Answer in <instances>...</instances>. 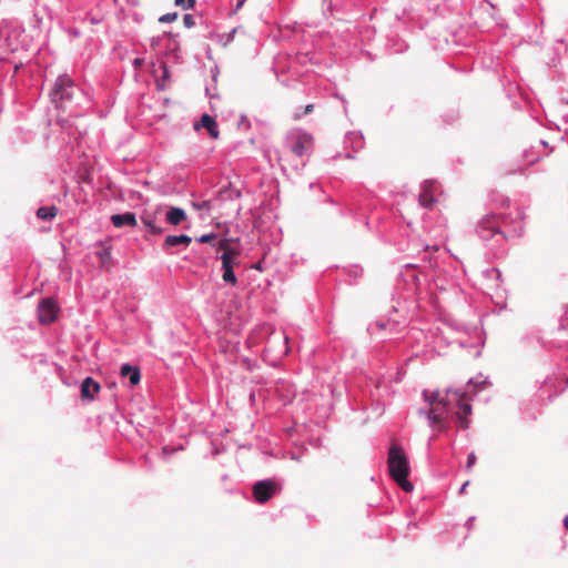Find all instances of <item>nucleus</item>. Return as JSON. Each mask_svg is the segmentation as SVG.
I'll list each match as a JSON object with an SVG mask.
<instances>
[{
    "mask_svg": "<svg viewBox=\"0 0 568 568\" xmlns=\"http://www.w3.org/2000/svg\"><path fill=\"white\" fill-rule=\"evenodd\" d=\"M426 403L429 405L427 418L434 428L442 429L445 427L446 417L453 406L457 407L456 416L460 428L466 429L469 426L467 416L471 413V406L466 400L465 395L458 392L447 390L443 396L439 392H423Z\"/></svg>",
    "mask_w": 568,
    "mask_h": 568,
    "instance_id": "obj_1",
    "label": "nucleus"
},
{
    "mask_svg": "<svg viewBox=\"0 0 568 568\" xmlns=\"http://www.w3.org/2000/svg\"><path fill=\"white\" fill-rule=\"evenodd\" d=\"M410 465L403 447L393 440V481L405 493L414 490V484L408 479Z\"/></svg>",
    "mask_w": 568,
    "mask_h": 568,
    "instance_id": "obj_2",
    "label": "nucleus"
},
{
    "mask_svg": "<svg viewBox=\"0 0 568 568\" xmlns=\"http://www.w3.org/2000/svg\"><path fill=\"white\" fill-rule=\"evenodd\" d=\"M217 250L222 251L220 256L222 261V278L226 284L235 286L237 278L233 270L240 264V252L230 247L227 240H219Z\"/></svg>",
    "mask_w": 568,
    "mask_h": 568,
    "instance_id": "obj_3",
    "label": "nucleus"
},
{
    "mask_svg": "<svg viewBox=\"0 0 568 568\" xmlns=\"http://www.w3.org/2000/svg\"><path fill=\"white\" fill-rule=\"evenodd\" d=\"M75 94H82L81 90L69 75L62 74L55 80L50 97L57 108L65 109Z\"/></svg>",
    "mask_w": 568,
    "mask_h": 568,
    "instance_id": "obj_4",
    "label": "nucleus"
},
{
    "mask_svg": "<svg viewBox=\"0 0 568 568\" xmlns=\"http://www.w3.org/2000/svg\"><path fill=\"white\" fill-rule=\"evenodd\" d=\"M286 145L295 155L303 158L313 150V136L304 130L294 129L286 135Z\"/></svg>",
    "mask_w": 568,
    "mask_h": 568,
    "instance_id": "obj_5",
    "label": "nucleus"
},
{
    "mask_svg": "<svg viewBox=\"0 0 568 568\" xmlns=\"http://www.w3.org/2000/svg\"><path fill=\"white\" fill-rule=\"evenodd\" d=\"M58 304L52 298H45L40 302L38 307V317L40 323L50 324L55 321L58 315Z\"/></svg>",
    "mask_w": 568,
    "mask_h": 568,
    "instance_id": "obj_6",
    "label": "nucleus"
},
{
    "mask_svg": "<svg viewBox=\"0 0 568 568\" xmlns=\"http://www.w3.org/2000/svg\"><path fill=\"white\" fill-rule=\"evenodd\" d=\"M440 192V185L435 180H426L422 185L419 194V203L424 207H430L434 203V197Z\"/></svg>",
    "mask_w": 568,
    "mask_h": 568,
    "instance_id": "obj_7",
    "label": "nucleus"
},
{
    "mask_svg": "<svg viewBox=\"0 0 568 568\" xmlns=\"http://www.w3.org/2000/svg\"><path fill=\"white\" fill-rule=\"evenodd\" d=\"M276 491V485L271 479L257 481L253 487V495L256 501H267Z\"/></svg>",
    "mask_w": 568,
    "mask_h": 568,
    "instance_id": "obj_8",
    "label": "nucleus"
},
{
    "mask_svg": "<svg viewBox=\"0 0 568 568\" xmlns=\"http://www.w3.org/2000/svg\"><path fill=\"white\" fill-rule=\"evenodd\" d=\"M345 145L351 148L354 152H358L365 146V140L359 131H351L345 135Z\"/></svg>",
    "mask_w": 568,
    "mask_h": 568,
    "instance_id": "obj_9",
    "label": "nucleus"
},
{
    "mask_svg": "<svg viewBox=\"0 0 568 568\" xmlns=\"http://www.w3.org/2000/svg\"><path fill=\"white\" fill-rule=\"evenodd\" d=\"M201 128H204L209 131L211 138L217 139L219 138V130L216 121L209 114H203L201 118V121L194 124L195 130H200Z\"/></svg>",
    "mask_w": 568,
    "mask_h": 568,
    "instance_id": "obj_10",
    "label": "nucleus"
},
{
    "mask_svg": "<svg viewBox=\"0 0 568 568\" xmlns=\"http://www.w3.org/2000/svg\"><path fill=\"white\" fill-rule=\"evenodd\" d=\"M100 390V385L93 378L87 377L81 384V397L84 399L92 400L94 395Z\"/></svg>",
    "mask_w": 568,
    "mask_h": 568,
    "instance_id": "obj_11",
    "label": "nucleus"
},
{
    "mask_svg": "<svg viewBox=\"0 0 568 568\" xmlns=\"http://www.w3.org/2000/svg\"><path fill=\"white\" fill-rule=\"evenodd\" d=\"M111 222L115 227L123 226H135L136 225V216L132 212H125L123 214H113L111 216Z\"/></svg>",
    "mask_w": 568,
    "mask_h": 568,
    "instance_id": "obj_12",
    "label": "nucleus"
},
{
    "mask_svg": "<svg viewBox=\"0 0 568 568\" xmlns=\"http://www.w3.org/2000/svg\"><path fill=\"white\" fill-rule=\"evenodd\" d=\"M121 376L128 377L131 385L139 384L141 379V373L139 367L132 366L130 364H123L121 366Z\"/></svg>",
    "mask_w": 568,
    "mask_h": 568,
    "instance_id": "obj_13",
    "label": "nucleus"
},
{
    "mask_svg": "<svg viewBox=\"0 0 568 568\" xmlns=\"http://www.w3.org/2000/svg\"><path fill=\"white\" fill-rule=\"evenodd\" d=\"M165 220L171 225H179L186 220V213L181 207H171L165 215Z\"/></svg>",
    "mask_w": 568,
    "mask_h": 568,
    "instance_id": "obj_14",
    "label": "nucleus"
},
{
    "mask_svg": "<svg viewBox=\"0 0 568 568\" xmlns=\"http://www.w3.org/2000/svg\"><path fill=\"white\" fill-rule=\"evenodd\" d=\"M192 242V239L189 236V235H184V234H181V235H168L164 240V243H163V246L164 247H173V246H176V245H190V243Z\"/></svg>",
    "mask_w": 568,
    "mask_h": 568,
    "instance_id": "obj_15",
    "label": "nucleus"
},
{
    "mask_svg": "<svg viewBox=\"0 0 568 568\" xmlns=\"http://www.w3.org/2000/svg\"><path fill=\"white\" fill-rule=\"evenodd\" d=\"M58 213V210L55 206H42L38 209L37 216L40 220H51L53 219Z\"/></svg>",
    "mask_w": 568,
    "mask_h": 568,
    "instance_id": "obj_16",
    "label": "nucleus"
},
{
    "mask_svg": "<svg viewBox=\"0 0 568 568\" xmlns=\"http://www.w3.org/2000/svg\"><path fill=\"white\" fill-rule=\"evenodd\" d=\"M142 222L148 227V230L153 234H160L163 231L162 227L155 224L154 219L151 216L142 217Z\"/></svg>",
    "mask_w": 568,
    "mask_h": 568,
    "instance_id": "obj_17",
    "label": "nucleus"
},
{
    "mask_svg": "<svg viewBox=\"0 0 568 568\" xmlns=\"http://www.w3.org/2000/svg\"><path fill=\"white\" fill-rule=\"evenodd\" d=\"M160 68L162 69L163 75L156 81V87L159 90H164L166 88V81L169 80L170 74L164 63H162Z\"/></svg>",
    "mask_w": 568,
    "mask_h": 568,
    "instance_id": "obj_18",
    "label": "nucleus"
},
{
    "mask_svg": "<svg viewBox=\"0 0 568 568\" xmlns=\"http://www.w3.org/2000/svg\"><path fill=\"white\" fill-rule=\"evenodd\" d=\"M178 19L176 12L166 13L160 17L159 21L162 23H171Z\"/></svg>",
    "mask_w": 568,
    "mask_h": 568,
    "instance_id": "obj_19",
    "label": "nucleus"
},
{
    "mask_svg": "<svg viewBox=\"0 0 568 568\" xmlns=\"http://www.w3.org/2000/svg\"><path fill=\"white\" fill-rule=\"evenodd\" d=\"M175 4L182 7L185 10H189L194 7L195 0H175Z\"/></svg>",
    "mask_w": 568,
    "mask_h": 568,
    "instance_id": "obj_20",
    "label": "nucleus"
},
{
    "mask_svg": "<svg viewBox=\"0 0 568 568\" xmlns=\"http://www.w3.org/2000/svg\"><path fill=\"white\" fill-rule=\"evenodd\" d=\"M216 240V235L214 233H210V234H204V235H201L197 241L200 243H210L212 241Z\"/></svg>",
    "mask_w": 568,
    "mask_h": 568,
    "instance_id": "obj_21",
    "label": "nucleus"
},
{
    "mask_svg": "<svg viewBox=\"0 0 568 568\" xmlns=\"http://www.w3.org/2000/svg\"><path fill=\"white\" fill-rule=\"evenodd\" d=\"M183 23L186 28H192L195 24V20L192 14H185L183 17Z\"/></svg>",
    "mask_w": 568,
    "mask_h": 568,
    "instance_id": "obj_22",
    "label": "nucleus"
},
{
    "mask_svg": "<svg viewBox=\"0 0 568 568\" xmlns=\"http://www.w3.org/2000/svg\"><path fill=\"white\" fill-rule=\"evenodd\" d=\"M475 463H476V455H475V453H470L468 455V459H467V465H466L467 469H470L475 465Z\"/></svg>",
    "mask_w": 568,
    "mask_h": 568,
    "instance_id": "obj_23",
    "label": "nucleus"
},
{
    "mask_svg": "<svg viewBox=\"0 0 568 568\" xmlns=\"http://www.w3.org/2000/svg\"><path fill=\"white\" fill-rule=\"evenodd\" d=\"M481 225H483V227H485V229H487V230H491L493 232H495V231H496L495 225L490 222V220H489V219L484 220V221L481 222Z\"/></svg>",
    "mask_w": 568,
    "mask_h": 568,
    "instance_id": "obj_24",
    "label": "nucleus"
},
{
    "mask_svg": "<svg viewBox=\"0 0 568 568\" xmlns=\"http://www.w3.org/2000/svg\"><path fill=\"white\" fill-rule=\"evenodd\" d=\"M314 109L313 104H307L304 109V114H310Z\"/></svg>",
    "mask_w": 568,
    "mask_h": 568,
    "instance_id": "obj_25",
    "label": "nucleus"
},
{
    "mask_svg": "<svg viewBox=\"0 0 568 568\" xmlns=\"http://www.w3.org/2000/svg\"><path fill=\"white\" fill-rule=\"evenodd\" d=\"M387 466H388V469L390 470V448H388V452H387Z\"/></svg>",
    "mask_w": 568,
    "mask_h": 568,
    "instance_id": "obj_26",
    "label": "nucleus"
},
{
    "mask_svg": "<svg viewBox=\"0 0 568 568\" xmlns=\"http://www.w3.org/2000/svg\"><path fill=\"white\" fill-rule=\"evenodd\" d=\"M141 63H142V60H141V59H135V60H134V65H135V67L141 65Z\"/></svg>",
    "mask_w": 568,
    "mask_h": 568,
    "instance_id": "obj_27",
    "label": "nucleus"
},
{
    "mask_svg": "<svg viewBox=\"0 0 568 568\" xmlns=\"http://www.w3.org/2000/svg\"><path fill=\"white\" fill-rule=\"evenodd\" d=\"M564 524H565V527L568 529V517L565 518Z\"/></svg>",
    "mask_w": 568,
    "mask_h": 568,
    "instance_id": "obj_28",
    "label": "nucleus"
},
{
    "mask_svg": "<svg viewBox=\"0 0 568 568\" xmlns=\"http://www.w3.org/2000/svg\"><path fill=\"white\" fill-rule=\"evenodd\" d=\"M467 485L468 483H465L464 486L462 487V491H464L465 489H467Z\"/></svg>",
    "mask_w": 568,
    "mask_h": 568,
    "instance_id": "obj_29",
    "label": "nucleus"
},
{
    "mask_svg": "<svg viewBox=\"0 0 568 568\" xmlns=\"http://www.w3.org/2000/svg\"><path fill=\"white\" fill-rule=\"evenodd\" d=\"M206 203H203V204H200V205H196L197 209H202Z\"/></svg>",
    "mask_w": 568,
    "mask_h": 568,
    "instance_id": "obj_30",
    "label": "nucleus"
},
{
    "mask_svg": "<svg viewBox=\"0 0 568 568\" xmlns=\"http://www.w3.org/2000/svg\"><path fill=\"white\" fill-rule=\"evenodd\" d=\"M295 118H296V119H300V118H301V114H300V113L295 114Z\"/></svg>",
    "mask_w": 568,
    "mask_h": 568,
    "instance_id": "obj_31",
    "label": "nucleus"
}]
</instances>
